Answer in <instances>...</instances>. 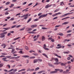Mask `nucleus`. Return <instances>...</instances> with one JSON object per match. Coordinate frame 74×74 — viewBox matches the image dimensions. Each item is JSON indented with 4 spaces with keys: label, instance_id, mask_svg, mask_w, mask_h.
<instances>
[{
    "label": "nucleus",
    "instance_id": "obj_1",
    "mask_svg": "<svg viewBox=\"0 0 74 74\" xmlns=\"http://www.w3.org/2000/svg\"><path fill=\"white\" fill-rule=\"evenodd\" d=\"M7 34V32H5L3 33H2L0 34V38H4L5 37V35L6 34Z\"/></svg>",
    "mask_w": 74,
    "mask_h": 74
},
{
    "label": "nucleus",
    "instance_id": "obj_2",
    "mask_svg": "<svg viewBox=\"0 0 74 74\" xmlns=\"http://www.w3.org/2000/svg\"><path fill=\"white\" fill-rule=\"evenodd\" d=\"M28 14H26L24 15L23 16H22L23 17H24L25 16V18H24L25 19H26L28 18Z\"/></svg>",
    "mask_w": 74,
    "mask_h": 74
},
{
    "label": "nucleus",
    "instance_id": "obj_3",
    "mask_svg": "<svg viewBox=\"0 0 74 74\" xmlns=\"http://www.w3.org/2000/svg\"><path fill=\"white\" fill-rule=\"evenodd\" d=\"M37 26V25L36 24H35L34 25H32L31 26V27H32V28H34V27H36Z\"/></svg>",
    "mask_w": 74,
    "mask_h": 74
},
{
    "label": "nucleus",
    "instance_id": "obj_4",
    "mask_svg": "<svg viewBox=\"0 0 74 74\" xmlns=\"http://www.w3.org/2000/svg\"><path fill=\"white\" fill-rule=\"evenodd\" d=\"M11 29V27H8L7 28H3V29L5 30L6 31V30H9V29Z\"/></svg>",
    "mask_w": 74,
    "mask_h": 74
},
{
    "label": "nucleus",
    "instance_id": "obj_5",
    "mask_svg": "<svg viewBox=\"0 0 74 74\" xmlns=\"http://www.w3.org/2000/svg\"><path fill=\"white\" fill-rule=\"evenodd\" d=\"M41 38L42 41H44V40H45V36H42Z\"/></svg>",
    "mask_w": 74,
    "mask_h": 74
},
{
    "label": "nucleus",
    "instance_id": "obj_6",
    "mask_svg": "<svg viewBox=\"0 0 74 74\" xmlns=\"http://www.w3.org/2000/svg\"><path fill=\"white\" fill-rule=\"evenodd\" d=\"M3 46H4V47H3V48H5V47H6V45L4 43L3 44L1 45V47H3Z\"/></svg>",
    "mask_w": 74,
    "mask_h": 74
},
{
    "label": "nucleus",
    "instance_id": "obj_7",
    "mask_svg": "<svg viewBox=\"0 0 74 74\" xmlns=\"http://www.w3.org/2000/svg\"><path fill=\"white\" fill-rule=\"evenodd\" d=\"M38 59H35L34 60L33 63H37V62H38Z\"/></svg>",
    "mask_w": 74,
    "mask_h": 74
},
{
    "label": "nucleus",
    "instance_id": "obj_8",
    "mask_svg": "<svg viewBox=\"0 0 74 74\" xmlns=\"http://www.w3.org/2000/svg\"><path fill=\"white\" fill-rule=\"evenodd\" d=\"M2 60H3L4 61H5V62H8V60H6L7 59V58H2Z\"/></svg>",
    "mask_w": 74,
    "mask_h": 74
},
{
    "label": "nucleus",
    "instance_id": "obj_9",
    "mask_svg": "<svg viewBox=\"0 0 74 74\" xmlns=\"http://www.w3.org/2000/svg\"><path fill=\"white\" fill-rule=\"evenodd\" d=\"M66 64H67L66 63H65L64 64L62 63L61 64V65L62 66H65Z\"/></svg>",
    "mask_w": 74,
    "mask_h": 74
},
{
    "label": "nucleus",
    "instance_id": "obj_10",
    "mask_svg": "<svg viewBox=\"0 0 74 74\" xmlns=\"http://www.w3.org/2000/svg\"><path fill=\"white\" fill-rule=\"evenodd\" d=\"M53 59L55 60L56 62H59V59H58V58H53Z\"/></svg>",
    "mask_w": 74,
    "mask_h": 74
},
{
    "label": "nucleus",
    "instance_id": "obj_11",
    "mask_svg": "<svg viewBox=\"0 0 74 74\" xmlns=\"http://www.w3.org/2000/svg\"><path fill=\"white\" fill-rule=\"evenodd\" d=\"M48 14H43L41 15L42 18H44V17H45L46 16H47Z\"/></svg>",
    "mask_w": 74,
    "mask_h": 74
},
{
    "label": "nucleus",
    "instance_id": "obj_12",
    "mask_svg": "<svg viewBox=\"0 0 74 74\" xmlns=\"http://www.w3.org/2000/svg\"><path fill=\"white\" fill-rule=\"evenodd\" d=\"M62 4H63V5H65V4H64V3L63 2H60V5H61V6H63V5Z\"/></svg>",
    "mask_w": 74,
    "mask_h": 74
},
{
    "label": "nucleus",
    "instance_id": "obj_13",
    "mask_svg": "<svg viewBox=\"0 0 74 74\" xmlns=\"http://www.w3.org/2000/svg\"><path fill=\"white\" fill-rule=\"evenodd\" d=\"M68 23H69V22H64V23H62V25H67V24H68Z\"/></svg>",
    "mask_w": 74,
    "mask_h": 74
},
{
    "label": "nucleus",
    "instance_id": "obj_14",
    "mask_svg": "<svg viewBox=\"0 0 74 74\" xmlns=\"http://www.w3.org/2000/svg\"><path fill=\"white\" fill-rule=\"evenodd\" d=\"M25 29V27H24L23 28H22L20 29L19 30V31H23Z\"/></svg>",
    "mask_w": 74,
    "mask_h": 74
},
{
    "label": "nucleus",
    "instance_id": "obj_15",
    "mask_svg": "<svg viewBox=\"0 0 74 74\" xmlns=\"http://www.w3.org/2000/svg\"><path fill=\"white\" fill-rule=\"evenodd\" d=\"M22 57H23V58H29V56H28L25 55V56H23Z\"/></svg>",
    "mask_w": 74,
    "mask_h": 74
},
{
    "label": "nucleus",
    "instance_id": "obj_16",
    "mask_svg": "<svg viewBox=\"0 0 74 74\" xmlns=\"http://www.w3.org/2000/svg\"><path fill=\"white\" fill-rule=\"evenodd\" d=\"M55 56H57L58 58H61V56H58V54H55Z\"/></svg>",
    "mask_w": 74,
    "mask_h": 74
},
{
    "label": "nucleus",
    "instance_id": "obj_17",
    "mask_svg": "<svg viewBox=\"0 0 74 74\" xmlns=\"http://www.w3.org/2000/svg\"><path fill=\"white\" fill-rule=\"evenodd\" d=\"M49 4H47L45 7V8H49Z\"/></svg>",
    "mask_w": 74,
    "mask_h": 74
},
{
    "label": "nucleus",
    "instance_id": "obj_18",
    "mask_svg": "<svg viewBox=\"0 0 74 74\" xmlns=\"http://www.w3.org/2000/svg\"><path fill=\"white\" fill-rule=\"evenodd\" d=\"M42 55L43 56H45L47 58H48V57L47 55L45 54V53H43Z\"/></svg>",
    "mask_w": 74,
    "mask_h": 74
},
{
    "label": "nucleus",
    "instance_id": "obj_19",
    "mask_svg": "<svg viewBox=\"0 0 74 74\" xmlns=\"http://www.w3.org/2000/svg\"><path fill=\"white\" fill-rule=\"evenodd\" d=\"M55 71L56 72V73L57 71H60V69H55Z\"/></svg>",
    "mask_w": 74,
    "mask_h": 74
},
{
    "label": "nucleus",
    "instance_id": "obj_20",
    "mask_svg": "<svg viewBox=\"0 0 74 74\" xmlns=\"http://www.w3.org/2000/svg\"><path fill=\"white\" fill-rule=\"evenodd\" d=\"M54 73H56V72L55 71H51L50 73V74H54Z\"/></svg>",
    "mask_w": 74,
    "mask_h": 74
},
{
    "label": "nucleus",
    "instance_id": "obj_21",
    "mask_svg": "<svg viewBox=\"0 0 74 74\" xmlns=\"http://www.w3.org/2000/svg\"><path fill=\"white\" fill-rule=\"evenodd\" d=\"M14 70V69H12L11 70H10L9 71H7L8 73H9V72H11V71H13Z\"/></svg>",
    "mask_w": 74,
    "mask_h": 74
},
{
    "label": "nucleus",
    "instance_id": "obj_22",
    "mask_svg": "<svg viewBox=\"0 0 74 74\" xmlns=\"http://www.w3.org/2000/svg\"><path fill=\"white\" fill-rule=\"evenodd\" d=\"M35 58H36L35 56H32L29 57V59H34Z\"/></svg>",
    "mask_w": 74,
    "mask_h": 74
},
{
    "label": "nucleus",
    "instance_id": "obj_23",
    "mask_svg": "<svg viewBox=\"0 0 74 74\" xmlns=\"http://www.w3.org/2000/svg\"><path fill=\"white\" fill-rule=\"evenodd\" d=\"M59 11V9H58L55 10L54 12H58V11Z\"/></svg>",
    "mask_w": 74,
    "mask_h": 74
},
{
    "label": "nucleus",
    "instance_id": "obj_24",
    "mask_svg": "<svg viewBox=\"0 0 74 74\" xmlns=\"http://www.w3.org/2000/svg\"><path fill=\"white\" fill-rule=\"evenodd\" d=\"M31 20H32V18H30L27 21V23H29V22L31 21Z\"/></svg>",
    "mask_w": 74,
    "mask_h": 74
},
{
    "label": "nucleus",
    "instance_id": "obj_25",
    "mask_svg": "<svg viewBox=\"0 0 74 74\" xmlns=\"http://www.w3.org/2000/svg\"><path fill=\"white\" fill-rule=\"evenodd\" d=\"M10 4V2H8L5 3V5H8Z\"/></svg>",
    "mask_w": 74,
    "mask_h": 74
},
{
    "label": "nucleus",
    "instance_id": "obj_26",
    "mask_svg": "<svg viewBox=\"0 0 74 74\" xmlns=\"http://www.w3.org/2000/svg\"><path fill=\"white\" fill-rule=\"evenodd\" d=\"M14 4H11V6H10L9 7H10V8H12V7H14Z\"/></svg>",
    "mask_w": 74,
    "mask_h": 74
},
{
    "label": "nucleus",
    "instance_id": "obj_27",
    "mask_svg": "<svg viewBox=\"0 0 74 74\" xmlns=\"http://www.w3.org/2000/svg\"><path fill=\"white\" fill-rule=\"evenodd\" d=\"M58 34L59 36H63V33H59V34Z\"/></svg>",
    "mask_w": 74,
    "mask_h": 74
},
{
    "label": "nucleus",
    "instance_id": "obj_28",
    "mask_svg": "<svg viewBox=\"0 0 74 74\" xmlns=\"http://www.w3.org/2000/svg\"><path fill=\"white\" fill-rule=\"evenodd\" d=\"M25 30L26 32H29V28H26Z\"/></svg>",
    "mask_w": 74,
    "mask_h": 74
},
{
    "label": "nucleus",
    "instance_id": "obj_29",
    "mask_svg": "<svg viewBox=\"0 0 74 74\" xmlns=\"http://www.w3.org/2000/svg\"><path fill=\"white\" fill-rule=\"evenodd\" d=\"M40 69V68L37 67L35 69V71H37L38 70H39Z\"/></svg>",
    "mask_w": 74,
    "mask_h": 74
},
{
    "label": "nucleus",
    "instance_id": "obj_30",
    "mask_svg": "<svg viewBox=\"0 0 74 74\" xmlns=\"http://www.w3.org/2000/svg\"><path fill=\"white\" fill-rule=\"evenodd\" d=\"M33 55H34V56H38V53H33Z\"/></svg>",
    "mask_w": 74,
    "mask_h": 74
},
{
    "label": "nucleus",
    "instance_id": "obj_31",
    "mask_svg": "<svg viewBox=\"0 0 74 74\" xmlns=\"http://www.w3.org/2000/svg\"><path fill=\"white\" fill-rule=\"evenodd\" d=\"M16 26V25H14V26H12L11 28V29H13V28H14V27H15Z\"/></svg>",
    "mask_w": 74,
    "mask_h": 74
},
{
    "label": "nucleus",
    "instance_id": "obj_32",
    "mask_svg": "<svg viewBox=\"0 0 74 74\" xmlns=\"http://www.w3.org/2000/svg\"><path fill=\"white\" fill-rule=\"evenodd\" d=\"M62 48V46H60L59 47H56V48L57 49H59Z\"/></svg>",
    "mask_w": 74,
    "mask_h": 74
},
{
    "label": "nucleus",
    "instance_id": "obj_33",
    "mask_svg": "<svg viewBox=\"0 0 74 74\" xmlns=\"http://www.w3.org/2000/svg\"><path fill=\"white\" fill-rule=\"evenodd\" d=\"M3 66V64H0V68H1V67H2Z\"/></svg>",
    "mask_w": 74,
    "mask_h": 74
},
{
    "label": "nucleus",
    "instance_id": "obj_34",
    "mask_svg": "<svg viewBox=\"0 0 74 74\" xmlns=\"http://www.w3.org/2000/svg\"><path fill=\"white\" fill-rule=\"evenodd\" d=\"M42 29H44V30H45L46 29H48L47 28L45 27H42Z\"/></svg>",
    "mask_w": 74,
    "mask_h": 74
},
{
    "label": "nucleus",
    "instance_id": "obj_35",
    "mask_svg": "<svg viewBox=\"0 0 74 74\" xmlns=\"http://www.w3.org/2000/svg\"><path fill=\"white\" fill-rule=\"evenodd\" d=\"M63 53H64L65 54H68V53H69V52H66V51H64L63 52Z\"/></svg>",
    "mask_w": 74,
    "mask_h": 74
},
{
    "label": "nucleus",
    "instance_id": "obj_36",
    "mask_svg": "<svg viewBox=\"0 0 74 74\" xmlns=\"http://www.w3.org/2000/svg\"><path fill=\"white\" fill-rule=\"evenodd\" d=\"M25 48L27 50H28V49H29V48H28V47L27 46H25Z\"/></svg>",
    "mask_w": 74,
    "mask_h": 74
},
{
    "label": "nucleus",
    "instance_id": "obj_37",
    "mask_svg": "<svg viewBox=\"0 0 74 74\" xmlns=\"http://www.w3.org/2000/svg\"><path fill=\"white\" fill-rule=\"evenodd\" d=\"M60 27H61V26H62L61 25H56V26L55 27V28H56V27H60Z\"/></svg>",
    "mask_w": 74,
    "mask_h": 74
},
{
    "label": "nucleus",
    "instance_id": "obj_38",
    "mask_svg": "<svg viewBox=\"0 0 74 74\" xmlns=\"http://www.w3.org/2000/svg\"><path fill=\"white\" fill-rule=\"evenodd\" d=\"M38 21V18L35 19L34 20V22H36V21Z\"/></svg>",
    "mask_w": 74,
    "mask_h": 74
},
{
    "label": "nucleus",
    "instance_id": "obj_39",
    "mask_svg": "<svg viewBox=\"0 0 74 74\" xmlns=\"http://www.w3.org/2000/svg\"><path fill=\"white\" fill-rule=\"evenodd\" d=\"M15 72H12L9 73V74H14Z\"/></svg>",
    "mask_w": 74,
    "mask_h": 74
},
{
    "label": "nucleus",
    "instance_id": "obj_40",
    "mask_svg": "<svg viewBox=\"0 0 74 74\" xmlns=\"http://www.w3.org/2000/svg\"><path fill=\"white\" fill-rule=\"evenodd\" d=\"M21 38L20 37H18V38H15V39H14V41H15V40H17V39H19V38Z\"/></svg>",
    "mask_w": 74,
    "mask_h": 74
},
{
    "label": "nucleus",
    "instance_id": "obj_41",
    "mask_svg": "<svg viewBox=\"0 0 74 74\" xmlns=\"http://www.w3.org/2000/svg\"><path fill=\"white\" fill-rule=\"evenodd\" d=\"M56 15H57V13H56L53 15H52V16H56Z\"/></svg>",
    "mask_w": 74,
    "mask_h": 74
},
{
    "label": "nucleus",
    "instance_id": "obj_42",
    "mask_svg": "<svg viewBox=\"0 0 74 74\" xmlns=\"http://www.w3.org/2000/svg\"><path fill=\"white\" fill-rule=\"evenodd\" d=\"M9 14V13H8V12H6L5 13V15H8V14Z\"/></svg>",
    "mask_w": 74,
    "mask_h": 74
},
{
    "label": "nucleus",
    "instance_id": "obj_43",
    "mask_svg": "<svg viewBox=\"0 0 74 74\" xmlns=\"http://www.w3.org/2000/svg\"><path fill=\"white\" fill-rule=\"evenodd\" d=\"M29 52H30V53H32V52H35V51L33 50H31L29 51Z\"/></svg>",
    "mask_w": 74,
    "mask_h": 74
},
{
    "label": "nucleus",
    "instance_id": "obj_44",
    "mask_svg": "<svg viewBox=\"0 0 74 74\" xmlns=\"http://www.w3.org/2000/svg\"><path fill=\"white\" fill-rule=\"evenodd\" d=\"M14 51H15V49H12V50L11 53H12V52H14Z\"/></svg>",
    "mask_w": 74,
    "mask_h": 74
},
{
    "label": "nucleus",
    "instance_id": "obj_45",
    "mask_svg": "<svg viewBox=\"0 0 74 74\" xmlns=\"http://www.w3.org/2000/svg\"><path fill=\"white\" fill-rule=\"evenodd\" d=\"M1 54L2 55H7V53H1Z\"/></svg>",
    "mask_w": 74,
    "mask_h": 74
},
{
    "label": "nucleus",
    "instance_id": "obj_46",
    "mask_svg": "<svg viewBox=\"0 0 74 74\" xmlns=\"http://www.w3.org/2000/svg\"><path fill=\"white\" fill-rule=\"evenodd\" d=\"M17 71V69H15L13 70V71L14 73H15V72H16V71Z\"/></svg>",
    "mask_w": 74,
    "mask_h": 74
},
{
    "label": "nucleus",
    "instance_id": "obj_47",
    "mask_svg": "<svg viewBox=\"0 0 74 74\" xmlns=\"http://www.w3.org/2000/svg\"><path fill=\"white\" fill-rule=\"evenodd\" d=\"M14 18H11L10 20H9V21H14Z\"/></svg>",
    "mask_w": 74,
    "mask_h": 74
},
{
    "label": "nucleus",
    "instance_id": "obj_48",
    "mask_svg": "<svg viewBox=\"0 0 74 74\" xmlns=\"http://www.w3.org/2000/svg\"><path fill=\"white\" fill-rule=\"evenodd\" d=\"M11 33H9L8 34V36H10L11 35Z\"/></svg>",
    "mask_w": 74,
    "mask_h": 74
},
{
    "label": "nucleus",
    "instance_id": "obj_49",
    "mask_svg": "<svg viewBox=\"0 0 74 74\" xmlns=\"http://www.w3.org/2000/svg\"><path fill=\"white\" fill-rule=\"evenodd\" d=\"M58 18V17H55L53 19V20H54L55 19H56Z\"/></svg>",
    "mask_w": 74,
    "mask_h": 74
},
{
    "label": "nucleus",
    "instance_id": "obj_50",
    "mask_svg": "<svg viewBox=\"0 0 74 74\" xmlns=\"http://www.w3.org/2000/svg\"><path fill=\"white\" fill-rule=\"evenodd\" d=\"M21 13H19L17 14L16 15V16H18V15H21Z\"/></svg>",
    "mask_w": 74,
    "mask_h": 74
},
{
    "label": "nucleus",
    "instance_id": "obj_51",
    "mask_svg": "<svg viewBox=\"0 0 74 74\" xmlns=\"http://www.w3.org/2000/svg\"><path fill=\"white\" fill-rule=\"evenodd\" d=\"M27 3V2H25L23 3V5H25Z\"/></svg>",
    "mask_w": 74,
    "mask_h": 74
},
{
    "label": "nucleus",
    "instance_id": "obj_52",
    "mask_svg": "<svg viewBox=\"0 0 74 74\" xmlns=\"http://www.w3.org/2000/svg\"><path fill=\"white\" fill-rule=\"evenodd\" d=\"M20 58V56H19L16 57L15 58V59H18V58Z\"/></svg>",
    "mask_w": 74,
    "mask_h": 74
},
{
    "label": "nucleus",
    "instance_id": "obj_53",
    "mask_svg": "<svg viewBox=\"0 0 74 74\" xmlns=\"http://www.w3.org/2000/svg\"><path fill=\"white\" fill-rule=\"evenodd\" d=\"M53 64H56V65H58V62H55V63H53Z\"/></svg>",
    "mask_w": 74,
    "mask_h": 74
},
{
    "label": "nucleus",
    "instance_id": "obj_54",
    "mask_svg": "<svg viewBox=\"0 0 74 74\" xmlns=\"http://www.w3.org/2000/svg\"><path fill=\"white\" fill-rule=\"evenodd\" d=\"M33 4V3H31L29 4L28 5V6H30Z\"/></svg>",
    "mask_w": 74,
    "mask_h": 74
},
{
    "label": "nucleus",
    "instance_id": "obj_55",
    "mask_svg": "<svg viewBox=\"0 0 74 74\" xmlns=\"http://www.w3.org/2000/svg\"><path fill=\"white\" fill-rule=\"evenodd\" d=\"M38 60H39L40 62H41L42 61V60L40 59H38Z\"/></svg>",
    "mask_w": 74,
    "mask_h": 74
},
{
    "label": "nucleus",
    "instance_id": "obj_56",
    "mask_svg": "<svg viewBox=\"0 0 74 74\" xmlns=\"http://www.w3.org/2000/svg\"><path fill=\"white\" fill-rule=\"evenodd\" d=\"M21 25H18L16 26V27L17 28H18V27H21Z\"/></svg>",
    "mask_w": 74,
    "mask_h": 74
},
{
    "label": "nucleus",
    "instance_id": "obj_57",
    "mask_svg": "<svg viewBox=\"0 0 74 74\" xmlns=\"http://www.w3.org/2000/svg\"><path fill=\"white\" fill-rule=\"evenodd\" d=\"M41 73H42V71L39 72H38V73H37L38 74H41Z\"/></svg>",
    "mask_w": 74,
    "mask_h": 74
},
{
    "label": "nucleus",
    "instance_id": "obj_58",
    "mask_svg": "<svg viewBox=\"0 0 74 74\" xmlns=\"http://www.w3.org/2000/svg\"><path fill=\"white\" fill-rule=\"evenodd\" d=\"M74 12H71V13H67L68 14V15H70V14H73Z\"/></svg>",
    "mask_w": 74,
    "mask_h": 74
},
{
    "label": "nucleus",
    "instance_id": "obj_59",
    "mask_svg": "<svg viewBox=\"0 0 74 74\" xmlns=\"http://www.w3.org/2000/svg\"><path fill=\"white\" fill-rule=\"evenodd\" d=\"M71 32H72V31L71 30H70L67 31V33H70Z\"/></svg>",
    "mask_w": 74,
    "mask_h": 74
},
{
    "label": "nucleus",
    "instance_id": "obj_60",
    "mask_svg": "<svg viewBox=\"0 0 74 74\" xmlns=\"http://www.w3.org/2000/svg\"><path fill=\"white\" fill-rule=\"evenodd\" d=\"M21 70V71H25L26 70V69H22Z\"/></svg>",
    "mask_w": 74,
    "mask_h": 74
},
{
    "label": "nucleus",
    "instance_id": "obj_61",
    "mask_svg": "<svg viewBox=\"0 0 74 74\" xmlns=\"http://www.w3.org/2000/svg\"><path fill=\"white\" fill-rule=\"evenodd\" d=\"M71 34H68L67 35V37H70V36H71Z\"/></svg>",
    "mask_w": 74,
    "mask_h": 74
},
{
    "label": "nucleus",
    "instance_id": "obj_62",
    "mask_svg": "<svg viewBox=\"0 0 74 74\" xmlns=\"http://www.w3.org/2000/svg\"><path fill=\"white\" fill-rule=\"evenodd\" d=\"M45 47H46V45L45 44L43 45V48H44V49H45Z\"/></svg>",
    "mask_w": 74,
    "mask_h": 74
},
{
    "label": "nucleus",
    "instance_id": "obj_63",
    "mask_svg": "<svg viewBox=\"0 0 74 74\" xmlns=\"http://www.w3.org/2000/svg\"><path fill=\"white\" fill-rule=\"evenodd\" d=\"M22 74H26V72L25 71V72H22L21 73Z\"/></svg>",
    "mask_w": 74,
    "mask_h": 74
},
{
    "label": "nucleus",
    "instance_id": "obj_64",
    "mask_svg": "<svg viewBox=\"0 0 74 74\" xmlns=\"http://www.w3.org/2000/svg\"><path fill=\"white\" fill-rule=\"evenodd\" d=\"M27 71H30V68H29L27 69Z\"/></svg>",
    "mask_w": 74,
    "mask_h": 74
}]
</instances>
